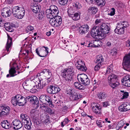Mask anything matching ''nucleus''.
I'll return each mask as SVG.
<instances>
[{
	"label": "nucleus",
	"mask_w": 130,
	"mask_h": 130,
	"mask_svg": "<svg viewBox=\"0 0 130 130\" xmlns=\"http://www.w3.org/2000/svg\"><path fill=\"white\" fill-rule=\"evenodd\" d=\"M125 124V122L123 121H120L117 124L116 127V129L117 130H119Z\"/></svg>",
	"instance_id": "obj_38"
},
{
	"label": "nucleus",
	"mask_w": 130,
	"mask_h": 130,
	"mask_svg": "<svg viewBox=\"0 0 130 130\" xmlns=\"http://www.w3.org/2000/svg\"><path fill=\"white\" fill-rule=\"evenodd\" d=\"M77 78L79 82L85 86L88 85L90 83V80L87 75L84 74H81L78 75Z\"/></svg>",
	"instance_id": "obj_8"
},
{
	"label": "nucleus",
	"mask_w": 130,
	"mask_h": 130,
	"mask_svg": "<svg viewBox=\"0 0 130 130\" xmlns=\"http://www.w3.org/2000/svg\"><path fill=\"white\" fill-rule=\"evenodd\" d=\"M43 47L45 48V50L41 49L39 52L38 48H36V53L39 56L42 57H44L48 54V48L47 47L44 46Z\"/></svg>",
	"instance_id": "obj_16"
},
{
	"label": "nucleus",
	"mask_w": 130,
	"mask_h": 130,
	"mask_svg": "<svg viewBox=\"0 0 130 130\" xmlns=\"http://www.w3.org/2000/svg\"><path fill=\"white\" fill-rule=\"evenodd\" d=\"M50 8L46 11V14L47 18H53L58 15L59 11L57 7L55 5H51Z\"/></svg>",
	"instance_id": "obj_3"
},
{
	"label": "nucleus",
	"mask_w": 130,
	"mask_h": 130,
	"mask_svg": "<svg viewBox=\"0 0 130 130\" xmlns=\"http://www.w3.org/2000/svg\"><path fill=\"white\" fill-rule=\"evenodd\" d=\"M34 27L33 26L30 25H29L27 27L26 30L29 32L34 30Z\"/></svg>",
	"instance_id": "obj_55"
},
{
	"label": "nucleus",
	"mask_w": 130,
	"mask_h": 130,
	"mask_svg": "<svg viewBox=\"0 0 130 130\" xmlns=\"http://www.w3.org/2000/svg\"><path fill=\"white\" fill-rule=\"evenodd\" d=\"M27 85H24V88L26 90H27L29 91V89H30L31 88V87L29 86H27Z\"/></svg>",
	"instance_id": "obj_59"
},
{
	"label": "nucleus",
	"mask_w": 130,
	"mask_h": 130,
	"mask_svg": "<svg viewBox=\"0 0 130 130\" xmlns=\"http://www.w3.org/2000/svg\"><path fill=\"white\" fill-rule=\"evenodd\" d=\"M69 121V120L68 118H66L64 120V122H65V124H67L68 123V122Z\"/></svg>",
	"instance_id": "obj_63"
},
{
	"label": "nucleus",
	"mask_w": 130,
	"mask_h": 130,
	"mask_svg": "<svg viewBox=\"0 0 130 130\" xmlns=\"http://www.w3.org/2000/svg\"><path fill=\"white\" fill-rule=\"evenodd\" d=\"M2 127L6 129H8L11 127V125L7 120L2 121L1 123Z\"/></svg>",
	"instance_id": "obj_28"
},
{
	"label": "nucleus",
	"mask_w": 130,
	"mask_h": 130,
	"mask_svg": "<svg viewBox=\"0 0 130 130\" xmlns=\"http://www.w3.org/2000/svg\"><path fill=\"white\" fill-rule=\"evenodd\" d=\"M73 6L77 9H80L82 7L81 5L78 2L74 3L73 4Z\"/></svg>",
	"instance_id": "obj_47"
},
{
	"label": "nucleus",
	"mask_w": 130,
	"mask_h": 130,
	"mask_svg": "<svg viewBox=\"0 0 130 130\" xmlns=\"http://www.w3.org/2000/svg\"><path fill=\"white\" fill-rule=\"evenodd\" d=\"M10 66L12 65V67L9 70L10 77L16 75L21 72V70H20V67L19 66L16 62H14L13 63L10 62Z\"/></svg>",
	"instance_id": "obj_5"
},
{
	"label": "nucleus",
	"mask_w": 130,
	"mask_h": 130,
	"mask_svg": "<svg viewBox=\"0 0 130 130\" xmlns=\"http://www.w3.org/2000/svg\"><path fill=\"white\" fill-rule=\"evenodd\" d=\"M48 79H45L44 80H39V82H38V86L39 89H42L44 87L46 86L49 82H50V80H49L50 78L48 77Z\"/></svg>",
	"instance_id": "obj_18"
},
{
	"label": "nucleus",
	"mask_w": 130,
	"mask_h": 130,
	"mask_svg": "<svg viewBox=\"0 0 130 130\" xmlns=\"http://www.w3.org/2000/svg\"><path fill=\"white\" fill-rule=\"evenodd\" d=\"M25 10L23 7L15 6L14 7L12 10V13L14 16L16 18L21 19L24 15Z\"/></svg>",
	"instance_id": "obj_4"
},
{
	"label": "nucleus",
	"mask_w": 130,
	"mask_h": 130,
	"mask_svg": "<svg viewBox=\"0 0 130 130\" xmlns=\"http://www.w3.org/2000/svg\"><path fill=\"white\" fill-rule=\"evenodd\" d=\"M122 83L126 86L130 87V75H127L123 77L122 80Z\"/></svg>",
	"instance_id": "obj_22"
},
{
	"label": "nucleus",
	"mask_w": 130,
	"mask_h": 130,
	"mask_svg": "<svg viewBox=\"0 0 130 130\" xmlns=\"http://www.w3.org/2000/svg\"><path fill=\"white\" fill-rule=\"evenodd\" d=\"M89 26L86 24L81 26L78 29L79 34L80 35H85L89 31Z\"/></svg>",
	"instance_id": "obj_13"
},
{
	"label": "nucleus",
	"mask_w": 130,
	"mask_h": 130,
	"mask_svg": "<svg viewBox=\"0 0 130 130\" xmlns=\"http://www.w3.org/2000/svg\"><path fill=\"white\" fill-rule=\"evenodd\" d=\"M77 68L80 71H85L87 68L85 66L84 62L80 60H78L76 63Z\"/></svg>",
	"instance_id": "obj_15"
},
{
	"label": "nucleus",
	"mask_w": 130,
	"mask_h": 130,
	"mask_svg": "<svg viewBox=\"0 0 130 130\" xmlns=\"http://www.w3.org/2000/svg\"><path fill=\"white\" fill-rule=\"evenodd\" d=\"M109 84L111 87L113 89H115L119 85V83L118 82H112L109 83Z\"/></svg>",
	"instance_id": "obj_39"
},
{
	"label": "nucleus",
	"mask_w": 130,
	"mask_h": 130,
	"mask_svg": "<svg viewBox=\"0 0 130 130\" xmlns=\"http://www.w3.org/2000/svg\"><path fill=\"white\" fill-rule=\"evenodd\" d=\"M97 96L99 100H102L106 98L107 94L106 93L104 92H100L97 94Z\"/></svg>",
	"instance_id": "obj_33"
},
{
	"label": "nucleus",
	"mask_w": 130,
	"mask_h": 130,
	"mask_svg": "<svg viewBox=\"0 0 130 130\" xmlns=\"http://www.w3.org/2000/svg\"><path fill=\"white\" fill-rule=\"evenodd\" d=\"M82 96L81 94L79 93H74L70 95V99L72 101H76L82 98Z\"/></svg>",
	"instance_id": "obj_24"
},
{
	"label": "nucleus",
	"mask_w": 130,
	"mask_h": 130,
	"mask_svg": "<svg viewBox=\"0 0 130 130\" xmlns=\"http://www.w3.org/2000/svg\"><path fill=\"white\" fill-rule=\"evenodd\" d=\"M21 119L23 124H24L25 127L27 129L31 128V123L28 117L26 114H22L20 116Z\"/></svg>",
	"instance_id": "obj_6"
},
{
	"label": "nucleus",
	"mask_w": 130,
	"mask_h": 130,
	"mask_svg": "<svg viewBox=\"0 0 130 130\" xmlns=\"http://www.w3.org/2000/svg\"><path fill=\"white\" fill-rule=\"evenodd\" d=\"M118 76L114 74H111L108 77V81L109 83L115 82L118 78Z\"/></svg>",
	"instance_id": "obj_27"
},
{
	"label": "nucleus",
	"mask_w": 130,
	"mask_h": 130,
	"mask_svg": "<svg viewBox=\"0 0 130 130\" xmlns=\"http://www.w3.org/2000/svg\"><path fill=\"white\" fill-rule=\"evenodd\" d=\"M27 101H29L30 103H32L33 104L36 105V107H38L39 105V101L38 99L35 96H31L27 97Z\"/></svg>",
	"instance_id": "obj_20"
},
{
	"label": "nucleus",
	"mask_w": 130,
	"mask_h": 130,
	"mask_svg": "<svg viewBox=\"0 0 130 130\" xmlns=\"http://www.w3.org/2000/svg\"><path fill=\"white\" fill-rule=\"evenodd\" d=\"M45 120L43 121V123L47 125L50 123V117L47 115L44 116Z\"/></svg>",
	"instance_id": "obj_37"
},
{
	"label": "nucleus",
	"mask_w": 130,
	"mask_h": 130,
	"mask_svg": "<svg viewBox=\"0 0 130 130\" xmlns=\"http://www.w3.org/2000/svg\"><path fill=\"white\" fill-rule=\"evenodd\" d=\"M121 92L123 93L122 97L121 98L122 99H126L128 96L129 95L128 92H125L124 91H121Z\"/></svg>",
	"instance_id": "obj_49"
},
{
	"label": "nucleus",
	"mask_w": 130,
	"mask_h": 130,
	"mask_svg": "<svg viewBox=\"0 0 130 130\" xmlns=\"http://www.w3.org/2000/svg\"><path fill=\"white\" fill-rule=\"evenodd\" d=\"M39 100L40 101L44 104H46L48 103L50 106L51 107H54V105L53 104L51 98L49 96L46 94L42 95L40 96Z\"/></svg>",
	"instance_id": "obj_7"
},
{
	"label": "nucleus",
	"mask_w": 130,
	"mask_h": 130,
	"mask_svg": "<svg viewBox=\"0 0 130 130\" xmlns=\"http://www.w3.org/2000/svg\"><path fill=\"white\" fill-rule=\"evenodd\" d=\"M2 15L4 17H9L11 14L10 10L7 8H4L2 11Z\"/></svg>",
	"instance_id": "obj_26"
},
{
	"label": "nucleus",
	"mask_w": 130,
	"mask_h": 130,
	"mask_svg": "<svg viewBox=\"0 0 130 130\" xmlns=\"http://www.w3.org/2000/svg\"><path fill=\"white\" fill-rule=\"evenodd\" d=\"M119 111L121 112H125L130 110V104L127 102L121 104L119 107Z\"/></svg>",
	"instance_id": "obj_17"
},
{
	"label": "nucleus",
	"mask_w": 130,
	"mask_h": 130,
	"mask_svg": "<svg viewBox=\"0 0 130 130\" xmlns=\"http://www.w3.org/2000/svg\"><path fill=\"white\" fill-rule=\"evenodd\" d=\"M74 85L75 88L80 90H84L85 87L79 83L76 82L74 83Z\"/></svg>",
	"instance_id": "obj_34"
},
{
	"label": "nucleus",
	"mask_w": 130,
	"mask_h": 130,
	"mask_svg": "<svg viewBox=\"0 0 130 130\" xmlns=\"http://www.w3.org/2000/svg\"><path fill=\"white\" fill-rule=\"evenodd\" d=\"M102 21L103 20L102 19H97L95 21V24H98L101 23Z\"/></svg>",
	"instance_id": "obj_57"
},
{
	"label": "nucleus",
	"mask_w": 130,
	"mask_h": 130,
	"mask_svg": "<svg viewBox=\"0 0 130 130\" xmlns=\"http://www.w3.org/2000/svg\"><path fill=\"white\" fill-rule=\"evenodd\" d=\"M100 63H98L94 67V70L95 71H98L100 69L101 66L102 65Z\"/></svg>",
	"instance_id": "obj_50"
},
{
	"label": "nucleus",
	"mask_w": 130,
	"mask_h": 130,
	"mask_svg": "<svg viewBox=\"0 0 130 130\" xmlns=\"http://www.w3.org/2000/svg\"><path fill=\"white\" fill-rule=\"evenodd\" d=\"M68 12L69 16L70 17L74 13V11L71 8H69L68 10Z\"/></svg>",
	"instance_id": "obj_52"
},
{
	"label": "nucleus",
	"mask_w": 130,
	"mask_h": 130,
	"mask_svg": "<svg viewBox=\"0 0 130 130\" xmlns=\"http://www.w3.org/2000/svg\"><path fill=\"white\" fill-rule=\"evenodd\" d=\"M120 26H121L123 28H126L128 26V23L126 22H120L118 23Z\"/></svg>",
	"instance_id": "obj_42"
},
{
	"label": "nucleus",
	"mask_w": 130,
	"mask_h": 130,
	"mask_svg": "<svg viewBox=\"0 0 130 130\" xmlns=\"http://www.w3.org/2000/svg\"><path fill=\"white\" fill-rule=\"evenodd\" d=\"M98 9L97 7H94L89 8L88 10V13L90 14L94 15L97 12Z\"/></svg>",
	"instance_id": "obj_30"
},
{
	"label": "nucleus",
	"mask_w": 130,
	"mask_h": 130,
	"mask_svg": "<svg viewBox=\"0 0 130 130\" xmlns=\"http://www.w3.org/2000/svg\"><path fill=\"white\" fill-rule=\"evenodd\" d=\"M100 46V45H99L98 44V45H96L92 43H89L88 44V46L89 47H98L99 46Z\"/></svg>",
	"instance_id": "obj_56"
},
{
	"label": "nucleus",
	"mask_w": 130,
	"mask_h": 130,
	"mask_svg": "<svg viewBox=\"0 0 130 130\" xmlns=\"http://www.w3.org/2000/svg\"><path fill=\"white\" fill-rule=\"evenodd\" d=\"M8 40L6 46V50L5 51V54L4 55H5L6 54H7L9 53V48H10L12 44V39L8 35H7Z\"/></svg>",
	"instance_id": "obj_21"
},
{
	"label": "nucleus",
	"mask_w": 130,
	"mask_h": 130,
	"mask_svg": "<svg viewBox=\"0 0 130 130\" xmlns=\"http://www.w3.org/2000/svg\"><path fill=\"white\" fill-rule=\"evenodd\" d=\"M93 111L96 114H99L101 113V108L100 105L97 104L95 105L91 106Z\"/></svg>",
	"instance_id": "obj_25"
},
{
	"label": "nucleus",
	"mask_w": 130,
	"mask_h": 130,
	"mask_svg": "<svg viewBox=\"0 0 130 130\" xmlns=\"http://www.w3.org/2000/svg\"><path fill=\"white\" fill-rule=\"evenodd\" d=\"M11 124L14 126L13 127V129L17 130L21 128L22 126V123L18 119H15L12 122Z\"/></svg>",
	"instance_id": "obj_19"
},
{
	"label": "nucleus",
	"mask_w": 130,
	"mask_h": 130,
	"mask_svg": "<svg viewBox=\"0 0 130 130\" xmlns=\"http://www.w3.org/2000/svg\"><path fill=\"white\" fill-rule=\"evenodd\" d=\"M51 32L50 31H49L48 32H47L46 33V35L48 36H50L51 34Z\"/></svg>",
	"instance_id": "obj_64"
},
{
	"label": "nucleus",
	"mask_w": 130,
	"mask_h": 130,
	"mask_svg": "<svg viewBox=\"0 0 130 130\" xmlns=\"http://www.w3.org/2000/svg\"><path fill=\"white\" fill-rule=\"evenodd\" d=\"M70 17H71L74 21L77 20L79 18V14L77 12L73 14Z\"/></svg>",
	"instance_id": "obj_40"
},
{
	"label": "nucleus",
	"mask_w": 130,
	"mask_h": 130,
	"mask_svg": "<svg viewBox=\"0 0 130 130\" xmlns=\"http://www.w3.org/2000/svg\"><path fill=\"white\" fill-rule=\"evenodd\" d=\"M60 90V89L58 86H52V94H55L59 92Z\"/></svg>",
	"instance_id": "obj_41"
},
{
	"label": "nucleus",
	"mask_w": 130,
	"mask_h": 130,
	"mask_svg": "<svg viewBox=\"0 0 130 130\" xmlns=\"http://www.w3.org/2000/svg\"><path fill=\"white\" fill-rule=\"evenodd\" d=\"M101 29L99 27L97 26H94L92 29L91 34V36L94 38L97 39L98 36L102 37H104L105 36L101 35L102 32L100 31Z\"/></svg>",
	"instance_id": "obj_10"
},
{
	"label": "nucleus",
	"mask_w": 130,
	"mask_h": 130,
	"mask_svg": "<svg viewBox=\"0 0 130 130\" xmlns=\"http://www.w3.org/2000/svg\"><path fill=\"white\" fill-rule=\"evenodd\" d=\"M4 23L5 21L4 20H3L2 19L0 20V27L2 26L4 24Z\"/></svg>",
	"instance_id": "obj_60"
},
{
	"label": "nucleus",
	"mask_w": 130,
	"mask_h": 130,
	"mask_svg": "<svg viewBox=\"0 0 130 130\" xmlns=\"http://www.w3.org/2000/svg\"><path fill=\"white\" fill-rule=\"evenodd\" d=\"M46 111L47 113L51 115L54 114L55 112L54 109H52L49 107L47 108Z\"/></svg>",
	"instance_id": "obj_46"
},
{
	"label": "nucleus",
	"mask_w": 130,
	"mask_h": 130,
	"mask_svg": "<svg viewBox=\"0 0 130 130\" xmlns=\"http://www.w3.org/2000/svg\"><path fill=\"white\" fill-rule=\"evenodd\" d=\"M124 29L120 26V25L118 23L116 27L114 30V32L115 33L119 35L123 34L124 33Z\"/></svg>",
	"instance_id": "obj_23"
},
{
	"label": "nucleus",
	"mask_w": 130,
	"mask_h": 130,
	"mask_svg": "<svg viewBox=\"0 0 130 130\" xmlns=\"http://www.w3.org/2000/svg\"><path fill=\"white\" fill-rule=\"evenodd\" d=\"M103 106L104 107H106L109 105V103L107 101L104 102L102 103Z\"/></svg>",
	"instance_id": "obj_58"
},
{
	"label": "nucleus",
	"mask_w": 130,
	"mask_h": 130,
	"mask_svg": "<svg viewBox=\"0 0 130 130\" xmlns=\"http://www.w3.org/2000/svg\"><path fill=\"white\" fill-rule=\"evenodd\" d=\"M4 27L6 30L10 32H12L14 31V29H13V27L10 23L6 22L4 23Z\"/></svg>",
	"instance_id": "obj_29"
},
{
	"label": "nucleus",
	"mask_w": 130,
	"mask_h": 130,
	"mask_svg": "<svg viewBox=\"0 0 130 130\" xmlns=\"http://www.w3.org/2000/svg\"><path fill=\"white\" fill-rule=\"evenodd\" d=\"M30 113L34 115H36L38 114V111L36 109H34L31 110Z\"/></svg>",
	"instance_id": "obj_51"
},
{
	"label": "nucleus",
	"mask_w": 130,
	"mask_h": 130,
	"mask_svg": "<svg viewBox=\"0 0 130 130\" xmlns=\"http://www.w3.org/2000/svg\"><path fill=\"white\" fill-rule=\"evenodd\" d=\"M31 8L33 12L36 13H37L40 11L39 6L36 4H35L31 6Z\"/></svg>",
	"instance_id": "obj_31"
},
{
	"label": "nucleus",
	"mask_w": 130,
	"mask_h": 130,
	"mask_svg": "<svg viewBox=\"0 0 130 130\" xmlns=\"http://www.w3.org/2000/svg\"><path fill=\"white\" fill-rule=\"evenodd\" d=\"M113 71V69L111 66H109L107 67L106 70L105 74L107 75L112 72Z\"/></svg>",
	"instance_id": "obj_43"
},
{
	"label": "nucleus",
	"mask_w": 130,
	"mask_h": 130,
	"mask_svg": "<svg viewBox=\"0 0 130 130\" xmlns=\"http://www.w3.org/2000/svg\"><path fill=\"white\" fill-rule=\"evenodd\" d=\"M115 10L114 8H112L111 9V11L110 13H108V14L110 16H113L115 14Z\"/></svg>",
	"instance_id": "obj_54"
},
{
	"label": "nucleus",
	"mask_w": 130,
	"mask_h": 130,
	"mask_svg": "<svg viewBox=\"0 0 130 130\" xmlns=\"http://www.w3.org/2000/svg\"><path fill=\"white\" fill-rule=\"evenodd\" d=\"M68 0H59V4L62 6H64L67 4Z\"/></svg>",
	"instance_id": "obj_48"
},
{
	"label": "nucleus",
	"mask_w": 130,
	"mask_h": 130,
	"mask_svg": "<svg viewBox=\"0 0 130 130\" xmlns=\"http://www.w3.org/2000/svg\"><path fill=\"white\" fill-rule=\"evenodd\" d=\"M43 16L42 14H39L38 15V18L39 20H42L43 18Z\"/></svg>",
	"instance_id": "obj_62"
},
{
	"label": "nucleus",
	"mask_w": 130,
	"mask_h": 130,
	"mask_svg": "<svg viewBox=\"0 0 130 130\" xmlns=\"http://www.w3.org/2000/svg\"><path fill=\"white\" fill-rule=\"evenodd\" d=\"M97 125L99 127H102L105 125V122L101 121H96V122Z\"/></svg>",
	"instance_id": "obj_44"
},
{
	"label": "nucleus",
	"mask_w": 130,
	"mask_h": 130,
	"mask_svg": "<svg viewBox=\"0 0 130 130\" xmlns=\"http://www.w3.org/2000/svg\"><path fill=\"white\" fill-rule=\"evenodd\" d=\"M93 3H96L98 6H104L105 4V2L104 0H95Z\"/></svg>",
	"instance_id": "obj_36"
},
{
	"label": "nucleus",
	"mask_w": 130,
	"mask_h": 130,
	"mask_svg": "<svg viewBox=\"0 0 130 130\" xmlns=\"http://www.w3.org/2000/svg\"><path fill=\"white\" fill-rule=\"evenodd\" d=\"M47 91L48 93L52 94V86H48Z\"/></svg>",
	"instance_id": "obj_53"
},
{
	"label": "nucleus",
	"mask_w": 130,
	"mask_h": 130,
	"mask_svg": "<svg viewBox=\"0 0 130 130\" xmlns=\"http://www.w3.org/2000/svg\"><path fill=\"white\" fill-rule=\"evenodd\" d=\"M27 97H24L21 95H17L11 99V102L12 104L16 106L17 105L23 106L27 102Z\"/></svg>",
	"instance_id": "obj_1"
},
{
	"label": "nucleus",
	"mask_w": 130,
	"mask_h": 130,
	"mask_svg": "<svg viewBox=\"0 0 130 130\" xmlns=\"http://www.w3.org/2000/svg\"><path fill=\"white\" fill-rule=\"evenodd\" d=\"M122 64L125 69L130 68V53L124 57Z\"/></svg>",
	"instance_id": "obj_12"
},
{
	"label": "nucleus",
	"mask_w": 130,
	"mask_h": 130,
	"mask_svg": "<svg viewBox=\"0 0 130 130\" xmlns=\"http://www.w3.org/2000/svg\"><path fill=\"white\" fill-rule=\"evenodd\" d=\"M104 59L103 58L102 56L100 55L97 56L96 58V62L98 63H100L101 64H102V63L104 61Z\"/></svg>",
	"instance_id": "obj_35"
},
{
	"label": "nucleus",
	"mask_w": 130,
	"mask_h": 130,
	"mask_svg": "<svg viewBox=\"0 0 130 130\" xmlns=\"http://www.w3.org/2000/svg\"><path fill=\"white\" fill-rule=\"evenodd\" d=\"M41 75L44 74L45 75H48V77L50 78L52 75V73L48 69H44L40 73Z\"/></svg>",
	"instance_id": "obj_32"
},
{
	"label": "nucleus",
	"mask_w": 130,
	"mask_h": 130,
	"mask_svg": "<svg viewBox=\"0 0 130 130\" xmlns=\"http://www.w3.org/2000/svg\"><path fill=\"white\" fill-rule=\"evenodd\" d=\"M101 30H100L102 33L101 35L106 36V34H107L109 32V28L105 24H103L100 26Z\"/></svg>",
	"instance_id": "obj_14"
},
{
	"label": "nucleus",
	"mask_w": 130,
	"mask_h": 130,
	"mask_svg": "<svg viewBox=\"0 0 130 130\" xmlns=\"http://www.w3.org/2000/svg\"><path fill=\"white\" fill-rule=\"evenodd\" d=\"M66 92L67 94L71 95L74 93V89L72 88H70V89H67Z\"/></svg>",
	"instance_id": "obj_45"
},
{
	"label": "nucleus",
	"mask_w": 130,
	"mask_h": 130,
	"mask_svg": "<svg viewBox=\"0 0 130 130\" xmlns=\"http://www.w3.org/2000/svg\"><path fill=\"white\" fill-rule=\"evenodd\" d=\"M50 23L51 25L55 27L59 26L62 23V19L60 16L57 15L53 18L50 19Z\"/></svg>",
	"instance_id": "obj_9"
},
{
	"label": "nucleus",
	"mask_w": 130,
	"mask_h": 130,
	"mask_svg": "<svg viewBox=\"0 0 130 130\" xmlns=\"http://www.w3.org/2000/svg\"><path fill=\"white\" fill-rule=\"evenodd\" d=\"M117 53V51L116 50H113L111 52V53L112 54V55H115Z\"/></svg>",
	"instance_id": "obj_61"
},
{
	"label": "nucleus",
	"mask_w": 130,
	"mask_h": 130,
	"mask_svg": "<svg viewBox=\"0 0 130 130\" xmlns=\"http://www.w3.org/2000/svg\"><path fill=\"white\" fill-rule=\"evenodd\" d=\"M0 117L9 115L10 110V108L9 107L2 105L0 106Z\"/></svg>",
	"instance_id": "obj_11"
},
{
	"label": "nucleus",
	"mask_w": 130,
	"mask_h": 130,
	"mask_svg": "<svg viewBox=\"0 0 130 130\" xmlns=\"http://www.w3.org/2000/svg\"><path fill=\"white\" fill-rule=\"evenodd\" d=\"M73 72V68L71 66L62 71L61 75L64 78L66 83H69L72 79Z\"/></svg>",
	"instance_id": "obj_2"
}]
</instances>
